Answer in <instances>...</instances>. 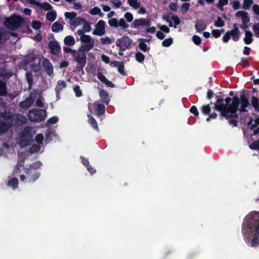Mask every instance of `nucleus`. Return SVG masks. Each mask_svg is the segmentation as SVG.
I'll return each mask as SVG.
<instances>
[{"mask_svg":"<svg viewBox=\"0 0 259 259\" xmlns=\"http://www.w3.org/2000/svg\"><path fill=\"white\" fill-rule=\"evenodd\" d=\"M253 229L254 234L250 244L251 247H257L259 245V212L250 213L245 218L242 225V233L243 235L250 236Z\"/></svg>","mask_w":259,"mask_h":259,"instance_id":"1","label":"nucleus"},{"mask_svg":"<svg viewBox=\"0 0 259 259\" xmlns=\"http://www.w3.org/2000/svg\"><path fill=\"white\" fill-rule=\"evenodd\" d=\"M24 23V18L19 15H14L6 18L4 24L10 30L15 31L18 28L23 26Z\"/></svg>","mask_w":259,"mask_h":259,"instance_id":"2","label":"nucleus"},{"mask_svg":"<svg viewBox=\"0 0 259 259\" xmlns=\"http://www.w3.org/2000/svg\"><path fill=\"white\" fill-rule=\"evenodd\" d=\"M226 103H224V111L226 116L224 117L226 119H229L232 117V112L236 110L237 104L239 103L238 102V97L235 96L232 98L227 97L224 99Z\"/></svg>","mask_w":259,"mask_h":259,"instance_id":"3","label":"nucleus"},{"mask_svg":"<svg viewBox=\"0 0 259 259\" xmlns=\"http://www.w3.org/2000/svg\"><path fill=\"white\" fill-rule=\"evenodd\" d=\"M32 134L31 128L29 126H26L24 128L20 136L18 141V144L21 147H24L30 145L32 142Z\"/></svg>","mask_w":259,"mask_h":259,"instance_id":"4","label":"nucleus"},{"mask_svg":"<svg viewBox=\"0 0 259 259\" xmlns=\"http://www.w3.org/2000/svg\"><path fill=\"white\" fill-rule=\"evenodd\" d=\"M46 115V110L37 108H33L30 110L27 114L28 119L33 122H40L44 120Z\"/></svg>","mask_w":259,"mask_h":259,"instance_id":"5","label":"nucleus"},{"mask_svg":"<svg viewBox=\"0 0 259 259\" xmlns=\"http://www.w3.org/2000/svg\"><path fill=\"white\" fill-rule=\"evenodd\" d=\"M233 29L228 31L222 38V40L224 43L228 42L231 38V36L232 37V39L234 41H237L239 40L241 32L238 27V24L234 23L233 25Z\"/></svg>","mask_w":259,"mask_h":259,"instance_id":"6","label":"nucleus"},{"mask_svg":"<svg viewBox=\"0 0 259 259\" xmlns=\"http://www.w3.org/2000/svg\"><path fill=\"white\" fill-rule=\"evenodd\" d=\"M238 102L239 103L237 104L236 110L232 112V117L235 118L238 117V115L237 113L238 110L241 112H247V110L246 108L249 105V102L247 98L244 95H242L240 98L238 97Z\"/></svg>","mask_w":259,"mask_h":259,"instance_id":"7","label":"nucleus"},{"mask_svg":"<svg viewBox=\"0 0 259 259\" xmlns=\"http://www.w3.org/2000/svg\"><path fill=\"white\" fill-rule=\"evenodd\" d=\"M162 19L169 23V26L176 28L181 23L180 18L171 12L168 13L167 15L162 16Z\"/></svg>","mask_w":259,"mask_h":259,"instance_id":"8","label":"nucleus"},{"mask_svg":"<svg viewBox=\"0 0 259 259\" xmlns=\"http://www.w3.org/2000/svg\"><path fill=\"white\" fill-rule=\"evenodd\" d=\"M132 43V40L128 36L123 35L116 40V46L121 48V51H125L130 48Z\"/></svg>","mask_w":259,"mask_h":259,"instance_id":"9","label":"nucleus"},{"mask_svg":"<svg viewBox=\"0 0 259 259\" xmlns=\"http://www.w3.org/2000/svg\"><path fill=\"white\" fill-rule=\"evenodd\" d=\"M74 60L77 63L76 69L82 70L86 64L87 55L84 53L82 54L77 51L74 57Z\"/></svg>","mask_w":259,"mask_h":259,"instance_id":"10","label":"nucleus"},{"mask_svg":"<svg viewBox=\"0 0 259 259\" xmlns=\"http://www.w3.org/2000/svg\"><path fill=\"white\" fill-rule=\"evenodd\" d=\"M217 101L214 103V109L220 112V117L221 119L226 116V114H225L224 111V99L221 96H217L216 97Z\"/></svg>","mask_w":259,"mask_h":259,"instance_id":"11","label":"nucleus"},{"mask_svg":"<svg viewBox=\"0 0 259 259\" xmlns=\"http://www.w3.org/2000/svg\"><path fill=\"white\" fill-rule=\"evenodd\" d=\"M93 108H95L96 115L98 116L103 115L105 112V106L102 104L89 103L88 104L89 110L92 112V110Z\"/></svg>","mask_w":259,"mask_h":259,"instance_id":"12","label":"nucleus"},{"mask_svg":"<svg viewBox=\"0 0 259 259\" xmlns=\"http://www.w3.org/2000/svg\"><path fill=\"white\" fill-rule=\"evenodd\" d=\"M105 22L102 20H99L95 25V29L93 34L95 35L102 36L105 33Z\"/></svg>","mask_w":259,"mask_h":259,"instance_id":"13","label":"nucleus"},{"mask_svg":"<svg viewBox=\"0 0 259 259\" xmlns=\"http://www.w3.org/2000/svg\"><path fill=\"white\" fill-rule=\"evenodd\" d=\"M150 25L149 20L145 18L136 19L131 24V27L134 28H138L140 26H149Z\"/></svg>","mask_w":259,"mask_h":259,"instance_id":"14","label":"nucleus"},{"mask_svg":"<svg viewBox=\"0 0 259 259\" xmlns=\"http://www.w3.org/2000/svg\"><path fill=\"white\" fill-rule=\"evenodd\" d=\"M35 99V96H33L32 93H31L25 100L19 103V106L22 108H28L33 103Z\"/></svg>","mask_w":259,"mask_h":259,"instance_id":"15","label":"nucleus"},{"mask_svg":"<svg viewBox=\"0 0 259 259\" xmlns=\"http://www.w3.org/2000/svg\"><path fill=\"white\" fill-rule=\"evenodd\" d=\"M42 65L47 74L51 76L53 73V66L49 60L47 58H44Z\"/></svg>","mask_w":259,"mask_h":259,"instance_id":"16","label":"nucleus"},{"mask_svg":"<svg viewBox=\"0 0 259 259\" xmlns=\"http://www.w3.org/2000/svg\"><path fill=\"white\" fill-rule=\"evenodd\" d=\"M13 75L12 72L5 67L0 68V79L6 81Z\"/></svg>","mask_w":259,"mask_h":259,"instance_id":"17","label":"nucleus"},{"mask_svg":"<svg viewBox=\"0 0 259 259\" xmlns=\"http://www.w3.org/2000/svg\"><path fill=\"white\" fill-rule=\"evenodd\" d=\"M49 48L51 53L54 55H58L60 51V46L57 41H52L49 44Z\"/></svg>","mask_w":259,"mask_h":259,"instance_id":"18","label":"nucleus"},{"mask_svg":"<svg viewBox=\"0 0 259 259\" xmlns=\"http://www.w3.org/2000/svg\"><path fill=\"white\" fill-rule=\"evenodd\" d=\"M99 96L103 103L108 105L110 102L108 92L104 89H100Z\"/></svg>","mask_w":259,"mask_h":259,"instance_id":"19","label":"nucleus"},{"mask_svg":"<svg viewBox=\"0 0 259 259\" xmlns=\"http://www.w3.org/2000/svg\"><path fill=\"white\" fill-rule=\"evenodd\" d=\"M111 64L113 65L114 67H117L118 72L121 75H126V73L124 70V65L123 61L118 62L115 60H113L111 62Z\"/></svg>","mask_w":259,"mask_h":259,"instance_id":"20","label":"nucleus"},{"mask_svg":"<svg viewBox=\"0 0 259 259\" xmlns=\"http://www.w3.org/2000/svg\"><path fill=\"white\" fill-rule=\"evenodd\" d=\"M94 46V41H92L89 44H86L81 46L78 49V51L79 52L85 54L87 55V53L92 49Z\"/></svg>","mask_w":259,"mask_h":259,"instance_id":"21","label":"nucleus"},{"mask_svg":"<svg viewBox=\"0 0 259 259\" xmlns=\"http://www.w3.org/2000/svg\"><path fill=\"white\" fill-rule=\"evenodd\" d=\"M11 126V123L6 122L0 119V134H3L7 132Z\"/></svg>","mask_w":259,"mask_h":259,"instance_id":"22","label":"nucleus"},{"mask_svg":"<svg viewBox=\"0 0 259 259\" xmlns=\"http://www.w3.org/2000/svg\"><path fill=\"white\" fill-rule=\"evenodd\" d=\"M67 83L64 80H59L57 82V85L55 88V92L57 96H58L60 92L62 91V89L66 88Z\"/></svg>","mask_w":259,"mask_h":259,"instance_id":"23","label":"nucleus"},{"mask_svg":"<svg viewBox=\"0 0 259 259\" xmlns=\"http://www.w3.org/2000/svg\"><path fill=\"white\" fill-rule=\"evenodd\" d=\"M245 36L243 38L244 43L246 45H250L253 41L252 33L250 31L245 30Z\"/></svg>","mask_w":259,"mask_h":259,"instance_id":"24","label":"nucleus"},{"mask_svg":"<svg viewBox=\"0 0 259 259\" xmlns=\"http://www.w3.org/2000/svg\"><path fill=\"white\" fill-rule=\"evenodd\" d=\"M7 94L6 83L0 79V96H6Z\"/></svg>","mask_w":259,"mask_h":259,"instance_id":"25","label":"nucleus"},{"mask_svg":"<svg viewBox=\"0 0 259 259\" xmlns=\"http://www.w3.org/2000/svg\"><path fill=\"white\" fill-rule=\"evenodd\" d=\"M64 43L65 45L68 46H73L75 44L74 37L71 35L66 36L64 39Z\"/></svg>","mask_w":259,"mask_h":259,"instance_id":"26","label":"nucleus"},{"mask_svg":"<svg viewBox=\"0 0 259 259\" xmlns=\"http://www.w3.org/2000/svg\"><path fill=\"white\" fill-rule=\"evenodd\" d=\"M7 185L12 187L13 189H16L18 187V179L16 178H13L8 181Z\"/></svg>","mask_w":259,"mask_h":259,"instance_id":"27","label":"nucleus"},{"mask_svg":"<svg viewBox=\"0 0 259 259\" xmlns=\"http://www.w3.org/2000/svg\"><path fill=\"white\" fill-rule=\"evenodd\" d=\"M206 28L204 22L202 20H198L195 24V28L198 32H200Z\"/></svg>","mask_w":259,"mask_h":259,"instance_id":"28","label":"nucleus"},{"mask_svg":"<svg viewBox=\"0 0 259 259\" xmlns=\"http://www.w3.org/2000/svg\"><path fill=\"white\" fill-rule=\"evenodd\" d=\"M89 117L88 122L91 124L92 127L96 131H99V127L96 119L91 115H88Z\"/></svg>","mask_w":259,"mask_h":259,"instance_id":"29","label":"nucleus"},{"mask_svg":"<svg viewBox=\"0 0 259 259\" xmlns=\"http://www.w3.org/2000/svg\"><path fill=\"white\" fill-rule=\"evenodd\" d=\"M251 103L252 106L254 108L255 111H256V112H259V100H258V99L254 96H252L251 97Z\"/></svg>","mask_w":259,"mask_h":259,"instance_id":"30","label":"nucleus"},{"mask_svg":"<svg viewBox=\"0 0 259 259\" xmlns=\"http://www.w3.org/2000/svg\"><path fill=\"white\" fill-rule=\"evenodd\" d=\"M212 104V102H210V104L203 105L200 108L202 113L205 115H209L211 111L210 105Z\"/></svg>","mask_w":259,"mask_h":259,"instance_id":"31","label":"nucleus"},{"mask_svg":"<svg viewBox=\"0 0 259 259\" xmlns=\"http://www.w3.org/2000/svg\"><path fill=\"white\" fill-rule=\"evenodd\" d=\"M63 29V26L62 24H60L58 22H55L52 26V30L54 32L57 33L60 31H62Z\"/></svg>","mask_w":259,"mask_h":259,"instance_id":"32","label":"nucleus"},{"mask_svg":"<svg viewBox=\"0 0 259 259\" xmlns=\"http://www.w3.org/2000/svg\"><path fill=\"white\" fill-rule=\"evenodd\" d=\"M26 78L28 84V89H31L33 84V75L31 73L27 72L26 73Z\"/></svg>","mask_w":259,"mask_h":259,"instance_id":"33","label":"nucleus"},{"mask_svg":"<svg viewBox=\"0 0 259 259\" xmlns=\"http://www.w3.org/2000/svg\"><path fill=\"white\" fill-rule=\"evenodd\" d=\"M40 176V172H37L31 175H28V182L30 183H34L36 180H37Z\"/></svg>","mask_w":259,"mask_h":259,"instance_id":"34","label":"nucleus"},{"mask_svg":"<svg viewBox=\"0 0 259 259\" xmlns=\"http://www.w3.org/2000/svg\"><path fill=\"white\" fill-rule=\"evenodd\" d=\"M56 13L55 11L48 12L46 15V19L50 22H53L56 18Z\"/></svg>","mask_w":259,"mask_h":259,"instance_id":"35","label":"nucleus"},{"mask_svg":"<svg viewBox=\"0 0 259 259\" xmlns=\"http://www.w3.org/2000/svg\"><path fill=\"white\" fill-rule=\"evenodd\" d=\"M127 3L134 9H137L140 7V3L138 0H127Z\"/></svg>","mask_w":259,"mask_h":259,"instance_id":"36","label":"nucleus"},{"mask_svg":"<svg viewBox=\"0 0 259 259\" xmlns=\"http://www.w3.org/2000/svg\"><path fill=\"white\" fill-rule=\"evenodd\" d=\"M145 56L140 52H137L135 53V59L139 63H142L145 60Z\"/></svg>","mask_w":259,"mask_h":259,"instance_id":"37","label":"nucleus"},{"mask_svg":"<svg viewBox=\"0 0 259 259\" xmlns=\"http://www.w3.org/2000/svg\"><path fill=\"white\" fill-rule=\"evenodd\" d=\"M38 6L45 11L51 10L53 8L52 6L48 2H44L42 4L39 3Z\"/></svg>","mask_w":259,"mask_h":259,"instance_id":"38","label":"nucleus"},{"mask_svg":"<svg viewBox=\"0 0 259 259\" xmlns=\"http://www.w3.org/2000/svg\"><path fill=\"white\" fill-rule=\"evenodd\" d=\"M80 40L84 43L89 44L92 41H94L91 37L89 35H82L80 37Z\"/></svg>","mask_w":259,"mask_h":259,"instance_id":"39","label":"nucleus"},{"mask_svg":"<svg viewBox=\"0 0 259 259\" xmlns=\"http://www.w3.org/2000/svg\"><path fill=\"white\" fill-rule=\"evenodd\" d=\"M228 3V0H219L218 3L216 7L221 11L223 10L224 6L227 5Z\"/></svg>","mask_w":259,"mask_h":259,"instance_id":"40","label":"nucleus"},{"mask_svg":"<svg viewBox=\"0 0 259 259\" xmlns=\"http://www.w3.org/2000/svg\"><path fill=\"white\" fill-rule=\"evenodd\" d=\"M138 41L139 42V48L141 51L145 52L150 50V47H148L145 43L141 41Z\"/></svg>","mask_w":259,"mask_h":259,"instance_id":"41","label":"nucleus"},{"mask_svg":"<svg viewBox=\"0 0 259 259\" xmlns=\"http://www.w3.org/2000/svg\"><path fill=\"white\" fill-rule=\"evenodd\" d=\"M64 15L66 18H68L70 20H72L75 19V18L76 17L77 14L74 12H65Z\"/></svg>","mask_w":259,"mask_h":259,"instance_id":"42","label":"nucleus"},{"mask_svg":"<svg viewBox=\"0 0 259 259\" xmlns=\"http://www.w3.org/2000/svg\"><path fill=\"white\" fill-rule=\"evenodd\" d=\"M173 42V39L171 37L165 39L162 42V45L164 47H169Z\"/></svg>","mask_w":259,"mask_h":259,"instance_id":"43","label":"nucleus"},{"mask_svg":"<svg viewBox=\"0 0 259 259\" xmlns=\"http://www.w3.org/2000/svg\"><path fill=\"white\" fill-rule=\"evenodd\" d=\"M110 26L116 28L118 26V22L116 18H112L108 21Z\"/></svg>","mask_w":259,"mask_h":259,"instance_id":"44","label":"nucleus"},{"mask_svg":"<svg viewBox=\"0 0 259 259\" xmlns=\"http://www.w3.org/2000/svg\"><path fill=\"white\" fill-rule=\"evenodd\" d=\"M100 41L102 45H109L112 43L111 39L108 36L101 38Z\"/></svg>","mask_w":259,"mask_h":259,"instance_id":"45","label":"nucleus"},{"mask_svg":"<svg viewBox=\"0 0 259 259\" xmlns=\"http://www.w3.org/2000/svg\"><path fill=\"white\" fill-rule=\"evenodd\" d=\"M216 27H223L225 25V22L220 17H218L217 20L214 22Z\"/></svg>","mask_w":259,"mask_h":259,"instance_id":"46","label":"nucleus"},{"mask_svg":"<svg viewBox=\"0 0 259 259\" xmlns=\"http://www.w3.org/2000/svg\"><path fill=\"white\" fill-rule=\"evenodd\" d=\"M252 3V0H244L243 5L242 7L243 9L245 10H248Z\"/></svg>","mask_w":259,"mask_h":259,"instance_id":"47","label":"nucleus"},{"mask_svg":"<svg viewBox=\"0 0 259 259\" xmlns=\"http://www.w3.org/2000/svg\"><path fill=\"white\" fill-rule=\"evenodd\" d=\"M84 21L85 20L82 18L78 17L75 18L72 24L74 25L78 26Z\"/></svg>","mask_w":259,"mask_h":259,"instance_id":"48","label":"nucleus"},{"mask_svg":"<svg viewBox=\"0 0 259 259\" xmlns=\"http://www.w3.org/2000/svg\"><path fill=\"white\" fill-rule=\"evenodd\" d=\"M41 23L38 21H33L32 22V27L35 30H37L40 28Z\"/></svg>","mask_w":259,"mask_h":259,"instance_id":"49","label":"nucleus"},{"mask_svg":"<svg viewBox=\"0 0 259 259\" xmlns=\"http://www.w3.org/2000/svg\"><path fill=\"white\" fill-rule=\"evenodd\" d=\"M252 29L255 36L259 38V23L253 24Z\"/></svg>","mask_w":259,"mask_h":259,"instance_id":"50","label":"nucleus"},{"mask_svg":"<svg viewBox=\"0 0 259 259\" xmlns=\"http://www.w3.org/2000/svg\"><path fill=\"white\" fill-rule=\"evenodd\" d=\"M73 90L76 97H80L82 96V91L80 89L79 85H75L73 88Z\"/></svg>","mask_w":259,"mask_h":259,"instance_id":"51","label":"nucleus"},{"mask_svg":"<svg viewBox=\"0 0 259 259\" xmlns=\"http://www.w3.org/2000/svg\"><path fill=\"white\" fill-rule=\"evenodd\" d=\"M89 12L91 15H96L101 13V10L99 7L96 6L91 9Z\"/></svg>","mask_w":259,"mask_h":259,"instance_id":"52","label":"nucleus"},{"mask_svg":"<svg viewBox=\"0 0 259 259\" xmlns=\"http://www.w3.org/2000/svg\"><path fill=\"white\" fill-rule=\"evenodd\" d=\"M44 138L42 134H38L36 135L35 140L39 144H41L43 142Z\"/></svg>","mask_w":259,"mask_h":259,"instance_id":"53","label":"nucleus"},{"mask_svg":"<svg viewBox=\"0 0 259 259\" xmlns=\"http://www.w3.org/2000/svg\"><path fill=\"white\" fill-rule=\"evenodd\" d=\"M249 147L252 150H259V141L256 140L252 143L249 146Z\"/></svg>","mask_w":259,"mask_h":259,"instance_id":"54","label":"nucleus"},{"mask_svg":"<svg viewBox=\"0 0 259 259\" xmlns=\"http://www.w3.org/2000/svg\"><path fill=\"white\" fill-rule=\"evenodd\" d=\"M40 146L39 145H37L36 144L33 145L30 149V152L31 153H35L37 152H38L40 150Z\"/></svg>","mask_w":259,"mask_h":259,"instance_id":"55","label":"nucleus"},{"mask_svg":"<svg viewBox=\"0 0 259 259\" xmlns=\"http://www.w3.org/2000/svg\"><path fill=\"white\" fill-rule=\"evenodd\" d=\"M192 40L194 43L198 46L201 43V38L197 35H194L192 37Z\"/></svg>","mask_w":259,"mask_h":259,"instance_id":"56","label":"nucleus"},{"mask_svg":"<svg viewBox=\"0 0 259 259\" xmlns=\"http://www.w3.org/2000/svg\"><path fill=\"white\" fill-rule=\"evenodd\" d=\"M63 51L65 53H70L73 57H75L76 54V51L75 50H72L69 47H64Z\"/></svg>","mask_w":259,"mask_h":259,"instance_id":"57","label":"nucleus"},{"mask_svg":"<svg viewBox=\"0 0 259 259\" xmlns=\"http://www.w3.org/2000/svg\"><path fill=\"white\" fill-rule=\"evenodd\" d=\"M124 17L128 22H131L133 20V14L130 12H126L124 14Z\"/></svg>","mask_w":259,"mask_h":259,"instance_id":"58","label":"nucleus"},{"mask_svg":"<svg viewBox=\"0 0 259 259\" xmlns=\"http://www.w3.org/2000/svg\"><path fill=\"white\" fill-rule=\"evenodd\" d=\"M118 26L122 27L123 29H126L129 27L128 24L125 23L123 19H120L118 22Z\"/></svg>","mask_w":259,"mask_h":259,"instance_id":"59","label":"nucleus"},{"mask_svg":"<svg viewBox=\"0 0 259 259\" xmlns=\"http://www.w3.org/2000/svg\"><path fill=\"white\" fill-rule=\"evenodd\" d=\"M58 121V118L56 116H53L47 120V123L49 124H53L57 123Z\"/></svg>","mask_w":259,"mask_h":259,"instance_id":"60","label":"nucleus"},{"mask_svg":"<svg viewBox=\"0 0 259 259\" xmlns=\"http://www.w3.org/2000/svg\"><path fill=\"white\" fill-rule=\"evenodd\" d=\"M190 7V5L188 3L183 4L181 7L182 11L184 13L187 12Z\"/></svg>","mask_w":259,"mask_h":259,"instance_id":"61","label":"nucleus"},{"mask_svg":"<svg viewBox=\"0 0 259 259\" xmlns=\"http://www.w3.org/2000/svg\"><path fill=\"white\" fill-rule=\"evenodd\" d=\"M190 112L193 114L195 116H199V112L195 106H192L190 109Z\"/></svg>","mask_w":259,"mask_h":259,"instance_id":"62","label":"nucleus"},{"mask_svg":"<svg viewBox=\"0 0 259 259\" xmlns=\"http://www.w3.org/2000/svg\"><path fill=\"white\" fill-rule=\"evenodd\" d=\"M83 29H84L85 32H89L91 30V27L90 26V24L87 21L84 22V25L83 26Z\"/></svg>","mask_w":259,"mask_h":259,"instance_id":"63","label":"nucleus"},{"mask_svg":"<svg viewBox=\"0 0 259 259\" xmlns=\"http://www.w3.org/2000/svg\"><path fill=\"white\" fill-rule=\"evenodd\" d=\"M212 34L215 38H219L221 35V31L219 29H213L212 30Z\"/></svg>","mask_w":259,"mask_h":259,"instance_id":"64","label":"nucleus"}]
</instances>
